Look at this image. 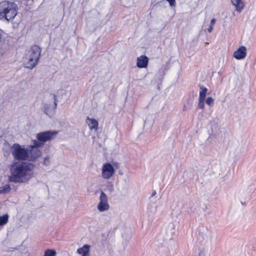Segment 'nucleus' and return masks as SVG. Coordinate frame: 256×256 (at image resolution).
<instances>
[{"label": "nucleus", "instance_id": "1", "mask_svg": "<svg viewBox=\"0 0 256 256\" xmlns=\"http://www.w3.org/2000/svg\"><path fill=\"white\" fill-rule=\"evenodd\" d=\"M34 166L28 162H16L10 166L8 180L14 182H25L34 175Z\"/></svg>", "mask_w": 256, "mask_h": 256}, {"label": "nucleus", "instance_id": "2", "mask_svg": "<svg viewBox=\"0 0 256 256\" xmlns=\"http://www.w3.org/2000/svg\"><path fill=\"white\" fill-rule=\"evenodd\" d=\"M16 5L8 1L0 2V20L8 21L13 20L17 14Z\"/></svg>", "mask_w": 256, "mask_h": 256}, {"label": "nucleus", "instance_id": "3", "mask_svg": "<svg viewBox=\"0 0 256 256\" xmlns=\"http://www.w3.org/2000/svg\"><path fill=\"white\" fill-rule=\"evenodd\" d=\"M41 54L40 48L37 46H33L28 51L24 58V66L26 68L32 69L38 63Z\"/></svg>", "mask_w": 256, "mask_h": 256}, {"label": "nucleus", "instance_id": "4", "mask_svg": "<svg viewBox=\"0 0 256 256\" xmlns=\"http://www.w3.org/2000/svg\"><path fill=\"white\" fill-rule=\"evenodd\" d=\"M58 132L56 130H48L36 134V140H32L33 144L43 146L44 143L55 138Z\"/></svg>", "mask_w": 256, "mask_h": 256}, {"label": "nucleus", "instance_id": "5", "mask_svg": "<svg viewBox=\"0 0 256 256\" xmlns=\"http://www.w3.org/2000/svg\"><path fill=\"white\" fill-rule=\"evenodd\" d=\"M12 153L17 160H28V148H26L18 144H14L12 147Z\"/></svg>", "mask_w": 256, "mask_h": 256}, {"label": "nucleus", "instance_id": "6", "mask_svg": "<svg viewBox=\"0 0 256 256\" xmlns=\"http://www.w3.org/2000/svg\"><path fill=\"white\" fill-rule=\"evenodd\" d=\"M115 170L114 166L109 162L103 164L102 168L101 176L104 180L110 179L114 176Z\"/></svg>", "mask_w": 256, "mask_h": 256}, {"label": "nucleus", "instance_id": "7", "mask_svg": "<svg viewBox=\"0 0 256 256\" xmlns=\"http://www.w3.org/2000/svg\"><path fill=\"white\" fill-rule=\"evenodd\" d=\"M38 147L40 146L34 144L33 146H28L27 154V160L28 161L33 162L42 155V152L38 148Z\"/></svg>", "mask_w": 256, "mask_h": 256}, {"label": "nucleus", "instance_id": "8", "mask_svg": "<svg viewBox=\"0 0 256 256\" xmlns=\"http://www.w3.org/2000/svg\"><path fill=\"white\" fill-rule=\"evenodd\" d=\"M96 208L100 212L106 211L110 208V206L108 200V196L103 192H100L99 197V202Z\"/></svg>", "mask_w": 256, "mask_h": 256}, {"label": "nucleus", "instance_id": "9", "mask_svg": "<svg viewBox=\"0 0 256 256\" xmlns=\"http://www.w3.org/2000/svg\"><path fill=\"white\" fill-rule=\"evenodd\" d=\"M54 102L52 104L45 103L44 106V109L45 113L48 115L52 114V111L56 108L57 103L55 96L54 95L52 98Z\"/></svg>", "mask_w": 256, "mask_h": 256}, {"label": "nucleus", "instance_id": "10", "mask_svg": "<svg viewBox=\"0 0 256 256\" xmlns=\"http://www.w3.org/2000/svg\"><path fill=\"white\" fill-rule=\"evenodd\" d=\"M246 55V48L244 46H240L233 54L234 57L236 60L245 58Z\"/></svg>", "mask_w": 256, "mask_h": 256}, {"label": "nucleus", "instance_id": "11", "mask_svg": "<svg viewBox=\"0 0 256 256\" xmlns=\"http://www.w3.org/2000/svg\"><path fill=\"white\" fill-rule=\"evenodd\" d=\"M234 6L236 11L240 13L246 6V3L243 0H230Z\"/></svg>", "mask_w": 256, "mask_h": 256}, {"label": "nucleus", "instance_id": "12", "mask_svg": "<svg viewBox=\"0 0 256 256\" xmlns=\"http://www.w3.org/2000/svg\"><path fill=\"white\" fill-rule=\"evenodd\" d=\"M148 58L144 55L137 58L136 66L139 68H145L148 66Z\"/></svg>", "mask_w": 256, "mask_h": 256}, {"label": "nucleus", "instance_id": "13", "mask_svg": "<svg viewBox=\"0 0 256 256\" xmlns=\"http://www.w3.org/2000/svg\"><path fill=\"white\" fill-rule=\"evenodd\" d=\"M86 122L90 130H94L96 132L98 130V123L95 118L88 117L87 118Z\"/></svg>", "mask_w": 256, "mask_h": 256}, {"label": "nucleus", "instance_id": "14", "mask_svg": "<svg viewBox=\"0 0 256 256\" xmlns=\"http://www.w3.org/2000/svg\"><path fill=\"white\" fill-rule=\"evenodd\" d=\"M90 246L88 244H84L82 247L78 248L76 252L81 256H90Z\"/></svg>", "mask_w": 256, "mask_h": 256}, {"label": "nucleus", "instance_id": "15", "mask_svg": "<svg viewBox=\"0 0 256 256\" xmlns=\"http://www.w3.org/2000/svg\"><path fill=\"white\" fill-rule=\"evenodd\" d=\"M200 90L199 94L198 99L205 100L206 97V93L208 91V90L206 88L203 86H200Z\"/></svg>", "mask_w": 256, "mask_h": 256}, {"label": "nucleus", "instance_id": "16", "mask_svg": "<svg viewBox=\"0 0 256 256\" xmlns=\"http://www.w3.org/2000/svg\"><path fill=\"white\" fill-rule=\"evenodd\" d=\"M116 186L117 187L118 190L119 192H122L124 190L126 187V181L124 180V182H116Z\"/></svg>", "mask_w": 256, "mask_h": 256}, {"label": "nucleus", "instance_id": "17", "mask_svg": "<svg viewBox=\"0 0 256 256\" xmlns=\"http://www.w3.org/2000/svg\"><path fill=\"white\" fill-rule=\"evenodd\" d=\"M8 214H5L2 216H0V226H2L8 222Z\"/></svg>", "mask_w": 256, "mask_h": 256}, {"label": "nucleus", "instance_id": "18", "mask_svg": "<svg viewBox=\"0 0 256 256\" xmlns=\"http://www.w3.org/2000/svg\"><path fill=\"white\" fill-rule=\"evenodd\" d=\"M56 252L54 249H48L44 252L42 256H56Z\"/></svg>", "mask_w": 256, "mask_h": 256}, {"label": "nucleus", "instance_id": "19", "mask_svg": "<svg viewBox=\"0 0 256 256\" xmlns=\"http://www.w3.org/2000/svg\"><path fill=\"white\" fill-rule=\"evenodd\" d=\"M10 188L8 184H5L0 187V194H6L9 192Z\"/></svg>", "mask_w": 256, "mask_h": 256}, {"label": "nucleus", "instance_id": "20", "mask_svg": "<svg viewBox=\"0 0 256 256\" xmlns=\"http://www.w3.org/2000/svg\"><path fill=\"white\" fill-rule=\"evenodd\" d=\"M206 102L208 106H212L214 104V100L212 97H208L206 100Z\"/></svg>", "mask_w": 256, "mask_h": 256}, {"label": "nucleus", "instance_id": "21", "mask_svg": "<svg viewBox=\"0 0 256 256\" xmlns=\"http://www.w3.org/2000/svg\"><path fill=\"white\" fill-rule=\"evenodd\" d=\"M43 164L46 166H48L50 164V158L49 156H46L44 158Z\"/></svg>", "mask_w": 256, "mask_h": 256}, {"label": "nucleus", "instance_id": "22", "mask_svg": "<svg viewBox=\"0 0 256 256\" xmlns=\"http://www.w3.org/2000/svg\"><path fill=\"white\" fill-rule=\"evenodd\" d=\"M204 100L198 99V106L200 108L204 109Z\"/></svg>", "mask_w": 256, "mask_h": 256}, {"label": "nucleus", "instance_id": "23", "mask_svg": "<svg viewBox=\"0 0 256 256\" xmlns=\"http://www.w3.org/2000/svg\"><path fill=\"white\" fill-rule=\"evenodd\" d=\"M198 256H206V251L204 248H202L199 250Z\"/></svg>", "mask_w": 256, "mask_h": 256}, {"label": "nucleus", "instance_id": "24", "mask_svg": "<svg viewBox=\"0 0 256 256\" xmlns=\"http://www.w3.org/2000/svg\"><path fill=\"white\" fill-rule=\"evenodd\" d=\"M170 4V5L171 6H174L176 2L175 0H166Z\"/></svg>", "mask_w": 256, "mask_h": 256}, {"label": "nucleus", "instance_id": "25", "mask_svg": "<svg viewBox=\"0 0 256 256\" xmlns=\"http://www.w3.org/2000/svg\"><path fill=\"white\" fill-rule=\"evenodd\" d=\"M216 22V18H212L211 21H210V25H212V26L214 25L215 22Z\"/></svg>", "mask_w": 256, "mask_h": 256}, {"label": "nucleus", "instance_id": "26", "mask_svg": "<svg viewBox=\"0 0 256 256\" xmlns=\"http://www.w3.org/2000/svg\"><path fill=\"white\" fill-rule=\"evenodd\" d=\"M213 28L212 26L210 25L208 29V30L209 32H211L212 31Z\"/></svg>", "mask_w": 256, "mask_h": 256}, {"label": "nucleus", "instance_id": "27", "mask_svg": "<svg viewBox=\"0 0 256 256\" xmlns=\"http://www.w3.org/2000/svg\"><path fill=\"white\" fill-rule=\"evenodd\" d=\"M109 190L110 192H112L114 191V188L112 184L110 186Z\"/></svg>", "mask_w": 256, "mask_h": 256}, {"label": "nucleus", "instance_id": "28", "mask_svg": "<svg viewBox=\"0 0 256 256\" xmlns=\"http://www.w3.org/2000/svg\"><path fill=\"white\" fill-rule=\"evenodd\" d=\"M156 194V192L154 190L152 192V196H154L155 194Z\"/></svg>", "mask_w": 256, "mask_h": 256}, {"label": "nucleus", "instance_id": "29", "mask_svg": "<svg viewBox=\"0 0 256 256\" xmlns=\"http://www.w3.org/2000/svg\"><path fill=\"white\" fill-rule=\"evenodd\" d=\"M185 106H184V110H185Z\"/></svg>", "mask_w": 256, "mask_h": 256}]
</instances>
